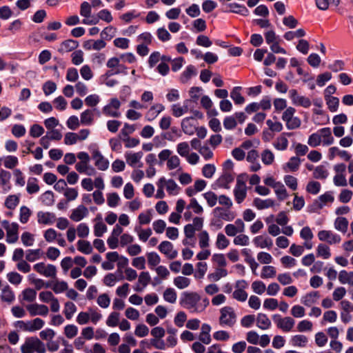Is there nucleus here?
<instances>
[{"mask_svg":"<svg viewBox=\"0 0 353 353\" xmlns=\"http://www.w3.org/2000/svg\"><path fill=\"white\" fill-rule=\"evenodd\" d=\"M180 305L192 313H200L206 309L210 302L195 292H184L181 294Z\"/></svg>","mask_w":353,"mask_h":353,"instance_id":"obj_1","label":"nucleus"},{"mask_svg":"<svg viewBox=\"0 0 353 353\" xmlns=\"http://www.w3.org/2000/svg\"><path fill=\"white\" fill-rule=\"evenodd\" d=\"M21 353H46V345L37 337H28L21 346Z\"/></svg>","mask_w":353,"mask_h":353,"instance_id":"obj_2","label":"nucleus"},{"mask_svg":"<svg viewBox=\"0 0 353 353\" xmlns=\"http://www.w3.org/2000/svg\"><path fill=\"white\" fill-rule=\"evenodd\" d=\"M236 322V314L233 307L225 306L220 310L219 323L223 327H232Z\"/></svg>","mask_w":353,"mask_h":353,"instance_id":"obj_3","label":"nucleus"},{"mask_svg":"<svg viewBox=\"0 0 353 353\" xmlns=\"http://www.w3.org/2000/svg\"><path fill=\"white\" fill-rule=\"evenodd\" d=\"M33 269L39 274L51 279L57 278V268L52 264H46L43 262L36 263L33 265Z\"/></svg>","mask_w":353,"mask_h":353,"instance_id":"obj_4","label":"nucleus"},{"mask_svg":"<svg viewBox=\"0 0 353 353\" xmlns=\"http://www.w3.org/2000/svg\"><path fill=\"white\" fill-rule=\"evenodd\" d=\"M120 107L119 100L117 98H112L109 103L102 108V113L106 117L119 118L121 117Z\"/></svg>","mask_w":353,"mask_h":353,"instance_id":"obj_5","label":"nucleus"},{"mask_svg":"<svg viewBox=\"0 0 353 353\" xmlns=\"http://www.w3.org/2000/svg\"><path fill=\"white\" fill-rule=\"evenodd\" d=\"M234 196L237 203H241L247 196V186L245 181L240 176L236 179V183L234 188Z\"/></svg>","mask_w":353,"mask_h":353,"instance_id":"obj_6","label":"nucleus"},{"mask_svg":"<svg viewBox=\"0 0 353 353\" xmlns=\"http://www.w3.org/2000/svg\"><path fill=\"white\" fill-rule=\"evenodd\" d=\"M289 96L292 103L296 106L308 108L312 104V101L308 97L299 94L295 89H292L289 91Z\"/></svg>","mask_w":353,"mask_h":353,"instance_id":"obj_7","label":"nucleus"},{"mask_svg":"<svg viewBox=\"0 0 353 353\" xmlns=\"http://www.w3.org/2000/svg\"><path fill=\"white\" fill-rule=\"evenodd\" d=\"M317 236L321 241H325L330 245L338 244L341 241L340 235L334 233L332 230H320Z\"/></svg>","mask_w":353,"mask_h":353,"instance_id":"obj_8","label":"nucleus"},{"mask_svg":"<svg viewBox=\"0 0 353 353\" xmlns=\"http://www.w3.org/2000/svg\"><path fill=\"white\" fill-rule=\"evenodd\" d=\"M230 208H231L216 207L213 210L212 213L215 217L220 220L232 221L235 219L236 214L234 212L232 211Z\"/></svg>","mask_w":353,"mask_h":353,"instance_id":"obj_9","label":"nucleus"},{"mask_svg":"<svg viewBox=\"0 0 353 353\" xmlns=\"http://www.w3.org/2000/svg\"><path fill=\"white\" fill-rule=\"evenodd\" d=\"M248 283L245 280L237 281L236 283V290L232 293V297L241 302H244L248 298V293L244 290L247 288Z\"/></svg>","mask_w":353,"mask_h":353,"instance_id":"obj_10","label":"nucleus"},{"mask_svg":"<svg viewBox=\"0 0 353 353\" xmlns=\"http://www.w3.org/2000/svg\"><path fill=\"white\" fill-rule=\"evenodd\" d=\"M158 249L168 259H174L178 256L177 250L174 248L173 244L168 241H162L159 245Z\"/></svg>","mask_w":353,"mask_h":353,"instance_id":"obj_11","label":"nucleus"},{"mask_svg":"<svg viewBox=\"0 0 353 353\" xmlns=\"http://www.w3.org/2000/svg\"><path fill=\"white\" fill-rule=\"evenodd\" d=\"M99 19L105 21L106 23H110L113 20V17L111 12L108 10L103 9L97 13V18H94L90 20L84 19L82 23L86 25H95L99 23Z\"/></svg>","mask_w":353,"mask_h":353,"instance_id":"obj_12","label":"nucleus"},{"mask_svg":"<svg viewBox=\"0 0 353 353\" xmlns=\"http://www.w3.org/2000/svg\"><path fill=\"white\" fill-rule=\"evenodd\" d=\"M95 114L100 116V112L97 108L87 109L81 112L80 122L82 125H90L93 123Z\"/></svg>","mask_w":353,"mask_h":353,"instance_id":"obj_13","label":"nucleus"},{"mask_svg":"<svg viewBox=\"0 0 353 353\" xmlns=\"http://www.w3.org/2000/svg\"><path fill=\"white\" fill-rule=\"evenodd\" d=\"M92 159L94 160L95 166L101 171L106 170L109 167V161L105 159L98 150L92 153Z\"/></svg>","mask_w":353,"mask_h":353,"instance_id":"obj_14","label":"nucleus"},{"mask_svg":"<svg viewBox=\"0 0 353 353\" xmlns=\"http://www.w3.org/2000/svg\"><path fill=\"white\" fill-rule=\"evenodd\" d=\"M26 309L31 316L37 315L46 316L49 312L48 307L46 305L38 303L28 305Z\"/></svg>","mask_w":353,"mask_h":353,"instance_id":"obj_15","label":"nucleus"},{"mask_svg":"<svg viewBox=\"0 0 353 353\" xmlns=\"http://www.w3.org/2000/svg\"><path fill=\"white\" fill-rule=\"evenodd\" d=\"M143 157V152H125V158L127 163L131 167L138 166L139 168H141L143 166V163L141 162V159Z\"/></svg>","mask_w":353,"mask_h":353,"instance_id":"obj_16","label":"nucleus"},{"mask_svg":"<svg viewBox=\"0 0 353 353\" xmlns=\"http://www.w3.org/2000/svg\"><path fill=\"white\" fill-rule=\"evenodd\" d=\"M275 322L277 327L285 332L291 331L295 324V321L290 316H286L284 318L279 316Z\"/></svg>","mask_w":353,"mask_h":353,"instance_id":"obj_17","label":"nucleus"},{"mask_svg":"<svg viewBox=\"0 0 353 353\" xmlns=\"http://www.w3.org/2000/svg\"><path fill=\"white\" fill-rule=\"evenodd\" d=\"M88 210L83 205H79L73 209L70 215V219L75 222H79L88 215Z\"/></svg>","mask_w":353,"mask_h":353,"instance_id":"obj_18","label":"nucleus"},{"mask_svg":"<svg viewBox=\"0 0 353 353\" xmlns=\"http://www.w3.org/2000/svg\"><path fill=\"white\" fill-rule=\"evenodd\" d=\"M165 110V106L161 103L153 104L145 114V118L148 121L154 120L159 114Z\"/></svg>","mask_w":353,"mask_h":353,"instance_id":"obj_19","label":"nucleus"},{"mask_svg":"<svg viewBox=\"0 0 353 353\" xmlns=\"http://www.w3.org/2000/svg\"><path fill=\"white\" fill-rule=\"evenodd\" d=\"M253 243L256 248H268L270 250L273 245L272 239L268 236L259 235L256 236L253 239Z\"/></svg>","mask_w":353,"mask_h":353,"instance_id":"obj_20","label":"nucleus"},{"mask_svg":"<svg viewBox=\"0 0 353 353\" xmlns=\"http://www.w3.org/2000/svg\"><path fill=\"white\" fill-rule=\"evenodd\" d=\"M292 134L290 132H283L274 141L273 145L278 150H285L289 144L287 137H290Z\"/></svg>","mask_w":353,"mask_h":353,"instance_id":"obj_21","label":"nucleus"},{"mask_svg":"<svg viewBox=\"0 0 353 353\" xmlns=\"http://www.w3.org/2000/svg\"><path fill=\"white\" fill-rule=\"evenodd\" d=\"M234 175L228 171L224 172L216 180V184L218 187L229 189L230 184L234 181Z\"/></svg>","mask_w":353,"mask_h":353,"instance_id":"obj_22","label":"nucleus"},{"mask_svg":"<svg viewBox=\"0 0 353 353\" xmlns=\"http://www.w3.org/2000/svg\"><path fill=\"white\" fill-rule=\"evenodd\" d=\"M334 201V197L332 192H326L323 194L321 195L318 200H316L314 203V205L316 209H322L325 205L328 203H332Z\"/></svg>","mask_w":353,"mask_h":353,"instance_id":"obj_23","label":"nucleus"},{"mask_svg":"<svg viewBox=\"0 0 353 353\" xmlns=\"http://www.w3.org/2000/svg\"><path fill=\"white\" fill-rule=\"evenodd\" d=\"M319 132L323 145H330L334 143V139L332 135V130L330 128H321L319 130Z\"/></svg>","mask_w":353,"mask_h":353,"instance_id":"obj_24","label":"nucleus"},{"mask_svg":"<svg viewBox=\"0 0 353 353\" xmlns=\"http://www.w3.org/2000/svg\"><path fill=\"white\" fill-rule=\"evenodd\" d=\"M79 46V42L73 39H67L61 43L58 52L63 54L71 52Z\"/></svg>","mask_w":353,"mask_h":353,"instance_id":"obj_25","label":"nucleus"},{"mask_svg":"<svg viewBox=\"0 0 353 353\" xmlns=\"http://www.w3.org/2000/svg\"><path fill=\"white\" fill-rule=\"evenodd\" d=\"M194 117H185L181 121V129L183 132L188 135H192L195 132L196 128L195 125L192 123V121H194Z\"/></svg>","mask_w":353,"mask_h":353,"instance_id":"obj_26","label":"nucleus"},{"mask_svg":"<svg viewBox=\"0 0 353 353\" xmlns=\"http://www.w3.org/2000/svg\"><path fill=\"white\" fill-rule=\"evenodd\" d=\"M189 101L185 100L183 103V105H181L180 103H175L171 106L172 114L174 117H180L185 114L188 111V103Z\"/></svg>","mask_w":353,"mask_h":353,"instance_id":"obj_27","label":"nucleus"},{"mask_svg":"<svg viewBox=\"0 0 353 353\" xmlns=\"http://www.w3.org/2000/svg\"><path fill=\"white\" fill-rule=\"evenodd\" d=\"M19 225L17 223H12V226L6 230V241L9 243H14L18 240Z\"/></svg>","mask_w":353,"mask_h":353,"instance_id":"obj_28","label":"nucleus"},{"mask_svg":"<svg viewBox=\"0 0 353 353\" xmlns=\"http://www.w3.org/2000/svg\"><path fill=\"white\" fill-rule=\"evenodd\" d=\"M38 222L41 224L48 225L54 222L56 217L54 213L39 212L37 213Z\"/></svg>","mask_w":353,"mask_h":353,"instance_id":"obj_29","label":"nucleus"},{"mask_svg":"<svg viewBox=\"0 0 353 353\" xmlns=\"http://www.w3.org/2000/svg\"><path fill=\"white\" fill-rule=\"evenodd\" d=\"M0 298L2 301L7 302L8 303H11L14 301V293L8 285L2 288Z\"/></svg>","mask_w":353,"mask_h":353,"instance_id":"obj_30","label":"nucleus"},{"mask_svg":"<svg viewBox=\"0 0 353 353\" xmlns=\"http://www.w3.org/2000/svg\"><path fill=\"white\" fill-rule=\"evenodd\" d=\"M228 275V270L225 268L216 267L214 271L208 275V279L211 281H218Z\"/></svg>","mask_w":353,"mask_h":353,"instance_id":"obj_31","label":"nucleus"},{"mask_svg":"<svg viewBox=\"0 0 353 353\" xmlns=\"http://www.w3.org/2000/svg\"><path fill=\"white\" fill-rule=\"evenodd\" d=\"M274 201L271 199H261L260 198H255L253 200V205L258 210H263L273 207Z\"/></svg>","mask_w":353,"mask_h":353,"instance_id":"obj_32","label":"nucleus"},{"mask_svg":"<svg viewBox=\"0 0 353 353\" xmlns=\"http://www.w3.org/2000/svg\"><path fill=\"white\" fill-rule=\"evenodd\" d=\"M227 8L229 12L239 14L243 16H248L249 14V10L245 6L236 3H229L227 5Z\"/></svg>","mask_w":353,"mask_h":353,"instance_id":"obj_33","label":"nucleus"},{"mask_svg":"<svg viewBox=\"0 0 353 353\" xmlns=\"http://www.w3.org/2000/svg\"><path fill=\"white\" fill-rule=\"evenodd\" d=\"M256 325L261 330H267L271 326V321L266 314L259 313L256 317Z\"/></svg>","mask_w":353,"mask_h":353,"instance_id":"obj_34","label":"nucleus"},{"mask_svg":"<svg viewBox=\"0 0 353 353\" xmlns=\"http://www.w3.org/2000/svg\"><path fill=\"white\" fill-rule=\"evenodd\" d=\"M163 185L165 188L167 192L170 195H176L179 193L180 188L172 179L166 180L165 179V182L163 183Z\"/></svg>","mask_w":353,"mask_h":353,"instance_id":"obj_35","label":"nucleus"},{"mask_svg":"<svg viewBox=\"0 0 353 353\" xmlns=\"http://www.w3.org/2000/svg\"><path fill=\"white\" fill-rule=\"evenodd\" d=\"M348 224L349 222L347 219L342 216L336 218L334 223L335 229L342 233H345L347 232Z\"/></svg>","mask_w":353,"mask_h":353,"instance_id":"obj_36","label":"nucleus"},{"mask_svg":"<svg viewBox=\"0 0 353 353\" xmlns=\"http://www.w3.org/2000/svg\"><path fill=\"white\" fill-rule=\"evenodd\" d=\"M241 87H234L230 92V97L234 101L235 104L241 105L245 102L244 97L241 94Z\"/></svg>","mask_w":353,"mask_h":353,"instance_id":"obj_37","label":"nucleus"},{"mask_svg":"<svg viewBox=\"0 0 353 353\" xmlns=\"http://www.w3.org/2000/svg\"><path fill=\"white\" fill-rule=\"evenodd\" d=\"M241 253L245 257V261L250 265V266L253 272L255 271L258 267V263L255 261L254 259L252 256L250 250L244 248L241 250Z\"/></svg>","mask_w":353,"mask_h":353,"instance_id":"obj_38","label":"nucleus"},{"mask_svg":"<svg viewBox=\"0 0 353 353\" xmlns=\"http://www.w3.org/2000/svg\"><path fill=\"white\" fill-rule=\"evenodd\" d=\"M339 281L341 284L348 283L353 285V272L341 270L339 274Z\"/></svg>","mask_w":353,"mask_h":353,"instance_id":"obj_39","label":"nucleus"},{"mask_svg":"<svg viewBox=\"0 0 353 353\" xmlns=\"http://www.w3.org/2000/svg\"><path fill=\"white\" fill-rule=\"evenodd\" d=\"M196 74V70L195 67L192 65H189L185 70L183 72L181 81L183 83L188 82L193 76Z\"/></svg>","mask_w":353,"mask_h":353,"instance_id":"obj_40","label":"nucleus"},{"mask_svg":"<svg viewBox=\"0 0 353 353\" xmlns=\"http://www.w3.org/2000/svg\"><path fill=\"white\" fill-rule=\"evenodd\" d=\"M76 312L77 306L74 303L68 301L65 303L63 314L68 320L71 319Z\"/></svg>","mask_w":353,"mask_h":353,"instance_id":"obj_41","label":"nucleus"},{"mask_svg":"<svg viewBox=\"0 0 353 353\" xmlns=\"http://www.w3.org/2000/svg\"><path fill=\"white\" fill-rule=\"evenodd\" d=\"M318 256H321L324 259H327L331 256L330 248L324 243H320L316 248Z\"/></svg>","mask_w":353,"mask_h":353,"instance_id":"obj_42","label":"nucleus"},{"mask_svg":"<svg viewBox=\"0 0 353 353\" xmlns=\"http://www.w3.org/2000/svg\"><path fill=\"white\" fill-rule=\"evenodd\" d=\"M301 165V159L298 157H291L285 164V168L290 172H296L299 170Z\"/></svg>","mask_w":353,"mask_h":353,"instance_id":"obj_43","label":"nucleus"},{"mask_svg":"<svg viewBox=\"0 0 353 353\" xmlns=\"http://www.w3.org/2000/svg\"><path fill=\"white\" fill-rule=\"evenodd\" d=\"M134 231L137 232L139 239L143 242H145L152 234L150 228L142 229L139 226H136Z\"/></svg>","mask_w":353,"mask_h":353,"instance_id":"obj_44","label":"nucleus"},{"mask_svg":"<svg viewBox=\"0 0 353 353\" xmlns=\"http://www.w3.org/2000/svg\"><path fill=\"white\" fill-rule=\"evenodd\" d=\"M328 172L324 165H318L314 169L313 177L316 179H325Z\"/></svg>","mask_w":353,"mask_h":353,"instance_id":"obj_45","label":"nucleus"},{"mask_svg":"<svg viewBox=\"0 0 353 353\" xmlns=\"http://www.w3.org/2000/svg\"><path fill=\"white\" fill-rule=\"evenodd\" d=\"M77 250L85 254H89L92 252V248L90 243L85 240H79L77 242Z\"/></svg>","mask_w":353,"mask_h":353,"instance_id":"obj_46","label":"nucleus"},{"mask_svg":"<svg viewBox=\"0 0 353 353\" xmlns=\"http://www.w3.org/2000/svg\"><path fill=\"white\" fill-rule=\"evenodd\" d=\"M265 42L270 46L276 42H280V38L276 34L275 32L272 30H268L264 33Z\"/></svg>","mask_w":353,"mask_h":353,"instance_id":"obj_47","label":"nucleus"},{"mask_svg":"<svg viewBox=\"0 0 353 353\" xmlns=\"http://www.w3.org/2000/svg\"><path fill=\"white\" fill-rule=\"evenodd\" d=\"M276 271L274 266L266 265L263 266L261 273L262 279L273 278L276 276Z\"/></svg>","mask_w":353,"mask_h":353,"instance_id":"obj_48","label":"nucleus"},{"mask_svg":"<svg viewBox=\"0 0 353 353\" xmlns=\"http://www.w3.org/2000/svg\"><path fill=\"white\" fill-rule=\"evenodd\" d=\"M305 35V32L303 29H298L296 31H288L285 32L283 35V37L288 40L291 41L294 38H301Z\"/></svg>","mask_w":353,"mask_h":353,"instance_id":"obj_49","label":"nucleus"},{"mask_svg":"<svg viewBox=\"0 0 353 353\" xmlns=\"http://www.w3.org/2000/svg\"><path fill=\"white\" fill-rule=\"evenodd\" d=\"M176 292L173 288H168L163 292V299L168 303H174L176 301Z\"/></svg>","mask_w":353,"mask_h":353,"instance_id":"obj_50","label":"nucleus"},{"mask_svg":"<svg viewBox=\"0 0 353 353\" xmlns=\"http://www.w3.org/2000/svg\"><path fill=\"white\" fill-rule=\"evenodd\" d=\"M274 189L275 194H276L279 200L283 201L288 196L287 190L284 185L281 182L278 183V184L274 188Z\"/></svg>","mask_w":353,"mask_h":353,"instance_id":"obj_51","label":"nucleus"},{"mask_svg":"<svg viewBox=\"0 0 353 353\" xmlns=\"http://www.w3.org/2000/svg\"><path fill=\"white\" fill-rule=\"evenodd\" d=\"M174 284L179 289H184L190 285V279L185 276H179L174 279Z\"/></svg>","mask_w":353,"mask_h":353,"instance_id":"obj_52","label":"nucleus"},{"mask_svg":"<svg viewBox=\"0 0 353 353\" xmlns=\"http://www.w3.org/2000/svg\"><path fill=\"white\" fill-rule=\"evenodd\" d=\"M199 245L201 249L209 246L210 236L207 231L202 230L199 234Z\"/></svg>","mask_w":353,"mask_h":353,"instance_id":"obj_53","label":"nucleus"},{"mask_svg":"<svg viewBox=\"0 0 353 353\" xmlns=\"http://www.w3.org/2000/svg\"><path fill=\"white\" fill-rule=\"evenodd\" d=\"M19 203V197L17 195L12 194L8 196L5 201V206L10 209L14 210Z\"/></svg>","mask_w":353,"mask_h":353,"instance_id":"obj_54","label":"nucleus"},{"mask_svg":"<svg viewBox=\"0 0 353 353\" xmlns=\"http://www.w3.org/2000/svg\"><path fill=\"white\" fill-rule=\"evenodd\" d=\"M50 288L56 294H59L66 291L68 288V285L65 281H56L51 285Z\"/></svg>","mask_w":353,"mask_h":353,"instance_id":"obj_55","label":"nucleus"},{"mask_svg":"<svg viewBox=\"0 0 353 353\" xmlns=\"http://www.w3.org/2000/svg\"><path fill=\"white\" fill-rule=\"evenodd\" d=\"M42 254L41 249L28 250L26 252V259L29 262H34L39 259Z\"/></svg>","mask_w":353,"mask_h":353,"instance_id":"obj_56","label":"nucleus"},{"mask_svg":"<svg viewBox=\"0 0 353 353\" xmlns=\"http://www.w3.org/2000/svg\"><path fill=\"white\" fill-rule=\"evenodd\" d=\"M57 88V84L50 80L46 81L42 86V90L46 96H49L54 92Z\"/></svg>","mask_w":353,"mask_h":353,"instance_id":"obj_57","label":"nucleus"},{"mask_svg":"<svg viewBox=\"0 0 353 353\" xmlns=\"http://www.w3.org/2000/svg\"><path fill=\"white\" fill-rule=\"evenodd\" d=\"M291 343L293 346L305 347L307 343V338L301 334L295 335L291 339Z\"/></svg>","mask_w":353,"mask_h":353,"instance_id":"obj_58","label":"nucleus"},{"mask_svg":"<svg viewBox=\"0 0 353 353\" xmlns=\"http://www.w3.org/2000/svg\"><path fill=\"white\" fill-rule=\"evenodd\" d=\"M230 244V241L223 233H219L217 234L216 246L219 250H223L226 248Z\"/></svg>","mask_w":353,"mask_h":353,"instance_id":"obj_59","label":"nucleus"},{"mask_svg":"<svg viewBox=\"0 0 353 353\" xmlns=\"http://www.w3.org/2000/svg\"><path fill=\"white\" fill-rule=\"evenodd\" d=\"M190 148L188 142H181L176 145L177 153L183 157H186L190 154Z\"/></svg>","mask_w":353,"mask_h":353,"instance_id":"obj_60","label":"nucleus"},{"mask_svg":"<svg viewBox=\"0 0 353 353\" xmlns=\"http://www.w3.org/2000/svg\"><path fill=\"white\" fill-rule=\"evenodd\" d=\"M119 317L120 314L117 312H111L107 320H106V324L109 327H116L119 325Z\"/></svg>","mask_w":353,"mask_h":353,"instance_id":"obj_61","label":"nucleus"},{"mask_svg":"<svg viewBox=\"0 0 353 353\" xmlns=\"http://www.w3.org/2000/svg\"><path fill=\"white\" fill-rule=\"evenodd\" d=\"M321 183L316 181H309L306 186V191L312 194H317L321 190Z\"/></svg>","mask_w":353,"mask_h":353,"instance_id":"obj_62","label":"nucleus"},{"mask_svg":"<svg viewBox=\"0 0 353 353\" xmlns=\"http://www.w3.org/2000/svg\"><path fill=\"white\" fill-rule=\"evenodd\" d=\"M318 297L319 293L317 292H310L303 297L302 303L306 306H311L316 302Z\"/></svg>","mask_w":353,"mask_h":353,"instance_id":"obj_63","label":"nucleus"},{"mask_svg":"<svg viewBox=\"0 0 353 353\" xmlns=\"http://www.w3.org/2000/svg\"><path fill=\"white\" fill-rule=\"evenodd\" d=\"M203 196L210 207L212 208L216 205L218 201V196L214 192L209 191L204 193Z\"/></svg>","mask_w":353,"mask_h":353,"instance_id":"obj_64","label":"nucleus"}]
</instances>
